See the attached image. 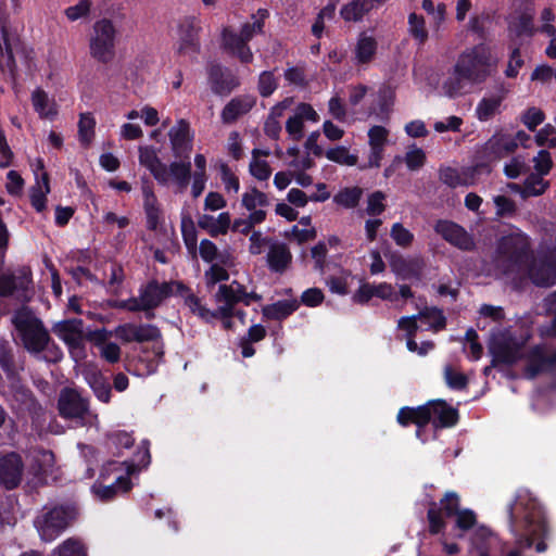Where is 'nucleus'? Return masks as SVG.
I'll return each instance as SVG.
<instances>
[{
	"label": "nucleus",
	"mask_w": 556,
	"mask_h": 556,
	"mask_svg": "<svg viewBox=\"0 0 556 556\" xmlns=\"http://www.w3.org/2000/svg\"><path fill=\"white\" fill-rule=\"evenodd\" d=\"M506 513L516 546L505 556H521L523 551L531 547L536 553L546 552L552 528L543 505L532 492L526 488L518 489Z\"/></svg>",
	"instance_id": "1"
},
{
	"label": "nucleus",
	"mask_w": 556,
	"mask_h": 556,
	"mask_svg": "<svg viewBox=\"0 0 556 556\" xmlns=\"http://www.w3.org/2000/svg\"><path fill=\"white\" fill-rule=\"evenodd\" d=\"M531 249L528 236L518 231L503 236L496 245V264L506 275L518 273L528 265Z\"/></svg>",
	"instance_id": "2"
},
{
	"label": "nucleus",
	"mask_w": 556,
	"mask_h": 556,
	"mask_svg": "<svg viewBox=\"0 0 556 556\" xmlns=\"http://www.w3.org/2000/svg\"><path fill=\"white\" fill-rule=\"evenodd\" d=\"M76 517L77 506L75 503L45 506L41 514L34 520V526L42 541L52 542L72 525Z\"/></svg>",
	"instance_id": "3"
},
{
	"label": "nucleus",
	"mask_w": 556,
	"mask_h": 556,
	"mask_svg": "<svg viewBox=\"0 0 556 556\" xmlns=\"http://www.w3.org/2000/svg\"><path fill=\"white\" fill-rule=\"evenodd\" d=\"M12 324L24 349L29 353L39 354L49 346L51 342L49 331L42 320L34 316L28 308L16 311L12 317Z\"/></svg>",
	"instance_id": "4"
},
{
	"label": "nucleus",
	"mask_w": 556,
	"mask_h": 556,
	"mask_svg": "<svg viewBox=\"0 0 556 556\" xmlns=\"http://www.w3.org/2000/svg\"><path fill=\"white\" fill-rule=\"evenodd\" d=\"M455 64L470 77V84H481L490 76L491 51L483 43L476 45L460 53Z\"/></svg>",
	"instance_id": "5"
},
{
	"label": "nucleus",
	"mask_w": 556,
	"mask_h": 556,
	"mask_svg": "<svg viewBox=\"0 0 556 556\" xmlns=\"http://www.w3.org/2000/svg\"><path fill=\"white\" fill-rule=\"evenodd\" d=\"M116 34L111 20L97 21L89 42L90 55L102 64L110 63L115 56Z\"/></svg>",
	"instance_id": "6"
},
{
	"label": "nucleus",
	"mask_w": 556,
	"mask_h": 556,
	"mask_svg": "<svg viewBox=\"0 0 556 556\" xmlns=\"http://www.w3.org/2000/svg\"><path fill=\"white\" fill-rule=\"evenodd\" d=\"M84 325L83 319L68 318L52 326V332L66 344L70 354L76 359L86 356Z\"/></svg>",
	"instance_id": "7"
},
{
	"label": "nucleus",
	"mask_w": 556,
	"mask_h": 556,
	"mask_svg": "<svg viewBox=\"0 0 556 556\" xmlns=\"http://www.w3.org/2000/svg\"><path fill=\"white\" fill-rule=\"evenodd\" d=\"M56 408L63 419L85 426L86 417L89 414V401L83 397L76 389L65 387L59 394Z\"/></svg>",
	"instance_id": "8"
},
{
	"label": "nucleus",
	"mask_w": 556,
	"mask_h": 556,
	"mask_svg": "<svg viewBox=\"0 0 556 556\" xmlns=\"http://www.w3.org/2000/svg\"><path fill=\"white\" fill-rule=\"evenodd\" d=\"M460 509L459 495L454 491H448L440 500V506L435 502H431L427 511V519L429 522V532L431 534L441 533L446 523L443 516L452 518Z\"/></svg>",
	"instance_id": "9"
},
{
	"label": "nucleus",
	"mask_w": 556,
	"mask_h": 556,
	"mask_svg": "<svg viewBox=\"0 0 556 556\" xmlns=\"http://www.w3.org/2000/svg\"><path fill=\"white\" fill-rule=\"evenodd\" d=\"M528 277L536 287L556 285V247L528 265Z\"/></svg>",
	"instance_id": "10"
},
{
	"label": "nucleus",
	"mask_w": 556,
	"mask_h": 556,
	"mask_svg": "<svg viewBox=\"0 0 556 556\" xmlns=\"http://www.w3.org/2000/svg\"><path fill=\"white\" fill-rule=\"evenodd\" d=\"M207 83L211 91L218 97H227L240 86V78L232 71L219 63L206 66Z\"/></svg>",
	"instance_id": "11"
},
{
	"label": "nucleus",
	"mask_w": 556,
	"mask_h": 556,
	"mask_svg": "<svg viewBox=\"0 0 556 556\" xmlns=\"http://www.w3.org/2000/svg\"><path fill=\"white\" fill-rule=\"evenodd\" d=\"M433 229L443 240L462 251H472L476 248L473 237L453 220L438 219Z\"/></svg>",
	"instance_id": "12"
},
{
	"label": "nucleus",
	"mask_w": 556,
	"mask_h": 556,
	"mask_svg": "<svg viewBox=\"0 0 556 556\" xmlns=\"http://www.w3.org/2000/svg\"><path fill=\"white\" fill-rule=\"evenodd\" d=\"M24 462L16 452L0 456V484L7 490L16 489L23 478Z\"/></svg>",
	"instance_id": "13"
},
{
	"label": "nucleus",
	"mask_w": 556,
	"mask_h": 556,
	"mask_svg": "<svg viewBox=\"0 0 556 556\" xmlns=\"http://www.w3.org/2000/svg\"><path fill=\"white\" fill-rule=\"evenodd\" d=\"M201 27L193 16L185 17L179 24V47L180 54L189 55L192 60L200 53L199 31Z\"/></svg>",
	"instance_id": "14"
},
{
	"label": "nucleus",
	"mask_w": 556,
	"mask_h": 556,
	"mask_svg": "<svg viewBox=\"0 0 556 556\" xmlns=\"http://www.w3.org/2000/svg\"><path fill=\"white\" fill-rule=\"evenodd\" d=\"M5 23V0H0V71L4 73L8 70L11 78L15 80L17 75V64L9 40V33Z\"/></svg>",
	"instance_id": "15"
},
{
	"label": "nucleus",
	"mask_w": 556,
	"mask_h": 556,
	"mask_svg": "<svg viewBox=\"0 0 556 556\" xmlns=\"http://www.w3.org/2000/svg\"><path fill=\"white\" fill-rule=\"evenodd\" d=\"M172 151L176 159L189 160L193 137L190 135V124L180 119L177 126L168 131Z\"/></svg>",
	"instance_id": "16"
},
{
	"label": "nucleus",
	"mask_w": 556,
	"mask_h": 556,
	"mask_svg": "<svg viewBox=\"0 0 556 556\" xmlns=\"http://www.w3.org/2000/svg\"><path fill=\"white\" fill-rule=\"evenodd\" d=\"M144 308H157L166 299L174 294L173 283L159 282L152 279L139 288Z\"/></svg>",
	"instance_id": "17"
},
{
	"label": "nucleus",
	"mask_w": 556,
	"mask_h": 556,
	"mask_svg": "<svg viewBox=\"0 0 556 556\" xmlns=\"http://www.w3.org/2000/svg\"><path fill=\"white\" fill-rule=\"evenodd\" d=\"M489 352L492 356V366L516 364L520 357V346L508 339H495L489 345Z\"/></svg>",
	"instance_id": "18"
},
{
	"label": "nucleus",
	"mask_w": 556,
	"mask_h": 556,
	"mask_svg": "<svg viewBox=\"0 0 556 556\" xmlns=\"http://www.w3.org/2000/svg\"><path fill=\"white\" fill-rule=\"evenodd\" d=\"M431 410V424L435 429L452 428L458 424L459 412L446 401L438 399L428 401Z\"/></svg>",
	"instance_id": "19"
},
{
	"label": "nucleus",
	"mask_w": 556,
	"mask_h": 556,
	"mask_svg": "<svg viewBox=\"0 0 556 556\" xmlns=\"http://www.w3.org/2000/svg\"><path fill=\"white\" fill-rule=\"evenodd\" d=\"M139 163L144 166L154 179L162 186L168 184L167 165L157 156V151L153 146L139 148Z\"/></svg>",
	"instance_id": "20"
},
{
	"label": "nucleus",
	"mask_w": 556,
	"mask_h": 556,
	"mask_svg": "<svg viewBox=\"0 0 556 556\" xmlns=\"http://www.w3.org/2000/svg\"><path fill=\"white\" fill-rule=\"evenodd\" d=\"M396 420L402 427L416 425V435L420 437L421 429L431 421V410L429 408L428 402L417 407H401L397 413Z\"/></svg>",
	"instance_id": "21"
},
{
	"label": "nucleus",
	"mask_w": 556,
	"mask_h": 556,
	"mask_svg": "<svg viewBox=\"0 0 556 556\" xmlns=\"http://www.w3.org/2000/svg\"><path fill=\"white\" fill-rule=\"evenodd\" d=\"M255 103V97L250 94L232 98L220 112V119L223 124L231 125L236 123L241 116L248 114Z\"/></svg>",
	"instance_id": "22"
},
{
	"label": "nucleus",
	"mask_w": 556,
	"mask_h": 556,
	"mask_svg": "<svg viewBox=\"0 0 556 556\" xmlns=\"http://www.w3.org/2000/svg\"><path fill=\"white\" fill-rule=\"evenodd\" d=\"M478 165L466 167L462 173L457 168L451 166H441L439 169V179L450 188H457L459 186H472L477 174Z\"/></svg>",
	"instance_id": "23"
},
{
	"label": "nucleus",
	"mask_w": 556,
	"mask_h": 556,
	"mask_svg": "<svg viewBox=\"0 0 556 556\" xmlns=\"http://www.w3.org/2000/svg\"><path fill=\"white\" fill-rule=\"evenodd\" d=\"M266 261L270 271L283 274L292 263V253L286 243L270 242Z\"/></svg>",
	"instance_id": "24"
},
{
	"label": "nucleus",
	"mask_w": 556,
	"mask_h": 556,
	"mask_svg": "<svg viewBox=\"0 0 556 556\" xmlns=\"http://www.w3.org/2000/svg\"><path fill=\"white\" fill-rule=\"evenodd\" d=\"M390 267L399 278L407 280L419 278L422 266L417 258L407 260L400 254H393L390 258Z\"/></svg>",
	"instance_id": "25"
},
{
	"label": "nucleus",
	"mask_w": 556,
	"mask_h": 556,
	"mask_svg": "<svg viewBox=\"0 0 556 556\" xmlns=\"http://www.w3.org/2000/svg\"><path fill=\"white\" fill-rule=\"evenodd\" d=\"M518 142L510 135L493 136L485 144L488 154L493 159H503L516 151Z\"/></svg>",
	"instance_id": "26"
},
{
	"label": "nucleus",
	"mask_w": 556,
	"mask_h": 556,
	"mask_svg": "<svg viewBox=\"0 0 556 556\" xmlns=\"http://www.w3.org/2000/svg\"><path fill=\"white\" fill-rule=\"evenodd\" d=\"M378 8L374 0H351L340 10L345 22H361L371 10Z\"/></svg>",
	"instance_id": "27"
},
{
	"label": "nucleus",
	"mask_w": 556,
	"mask_h": 556,
	"mask_svg": "<svg viewBox=\"0 0 556 556\" xmlns=\"http://www.w3.org/2000/svg\"><path fill=\"white\" fill-rule=\"evenodd\" d=\"M470 84V77L464 72L457 71V65L453 66L447 78L442 84L444 94L455 99L465 93L467 85Z\"/></svg>",
	"instance_id": "28"
},
{
	"label": "nucleus",
	"mask_w": 556,
	"mask_h": 556,
	"mask_svg": "<svg viewBox=\"0 0 556 556\" xmlns=\"http://www.w3.org/2000/svg\"><path fill=\"white\" fill-rule=\"evenodd\" d=\"M299 308L296 300H280L263 306V317L268 320H283Z\"/></svg>",
	"instance_id": "29"
},
{
	"label": "nucleus",
	"mask_w": 556,
	"mask_h": 556,
	"mask_svg": "<svg viewBox=\"0 0 556 556\" xmlns=\"http://www.w3.org/2000/svg\"><path fill=\"white\" fill-rule=\"evenodd\" d=\"M131 488L130 478L128 476H119L114 483L110 485L94 484L92 490L101 501L108 502L113 500L118 492L126 493Z\"/></svg>",
	"instance_id": "30"
},
{
	"label": "nucleus",
	"mask_w": 556,
	"mask_h": 556,
	"mask_svg": "<svg viewBox=\"0 0 556 556\" xmlns=\"http://www.w3.org/2000/svg\"><path fill=\"white\" fill-rule=\"evenodd\" d=\"M31 103L40 118L53 119L58 115L55 102L50 101L48 93L41 88H37L33 91Z\"/></svg>",
	"instance_id": "31"
},
{
	"label": "nucleus",
	"mask_w": 556,
	"mask_h": 556,
	"mask_svg": "<svg viewBox=\"0 0 556 556\" xmlns=\"http://www.w3.org/2000/svg\"><path fill=\"white\" fill-rule=\"evenodd\" d=\"M377 40L366 33H361L355 47V59L357 63L367 64L371 62L377 53Z\"/></svg>",
	"instance_id": "32"
},
{
	"label": "nucleus",
	"mask_w": 556,
	"mask_h": 556,
	"mask_svg": "<svg viewBox=\"0 0 556 556\" xmlns=\"http://www.w3.org/2000/svg\"><path fill=\"white\" fill-rule=\"evenodd\" d=\"M269 17V11L267 9H258L256 14H252L253 23H244L239 35L242 39L249 43L255 35L264 34L265 21Z\"/></svg>",
	"instance_id": "33"
},
{
	"label": "nucleus",
	"mask_w": 556,
	"mask_h": 556,
	"mask_svg": "<svg viewBox=\"0 0 556 556\" xmlns=\"http://www.w3.org/2000/svg\"><path fill=\"white\" fill-rule=\"evenodd\" d=\"M504 99V92L492 97H483L476 106V117L480 122L490 121L498 111Z\"/></svg>",
	"instance_id": "34"
},
{
	"label": "nucleus",
	"mask_w": 556,
	"mask_h": 556,
	"mask_svg": "<svg viewBox=\"0 0 556 556\" xmlns=\"http://www.w3.org/2000/svg\"><path fill=\"white\" fill-rule=\"evenodd\" d=\"M0 368L11 382L20 380V371L15 363V356L9 343H0Z\"/></svg>",
	"instance_id": "35"
},
{
	"label": "nucleus",
	"mask_w": 556,
	"mask_h": 556,
	"mask_svg": "<svg viewBox=\"0 0 556 556\" xmlns=\"http://www.w3.org/2000/svg\"><path fill=\"white\" fill-rule=\"evenodd\" d=\"M151 463L150 442L148 440L141 441L134 458L130 462H125L127 465V476L135 475L140 470L147 468Z\"/></svg>",
	"instance_id": "36"
},
{
	"label": "nucleus",
	"mask_w": 556,
	"mask_h": 556,
	"mask_svg": "<svg viewBox=\"0 0 556 556\" xmlns=\"http://www.w3.org/2000/svg\"><path fill=\"white\" fill-rule=\"evenodd\" d=\"M41 180L45 189H42L39 182H37V185L31 187L29 191L30 204L38 213L43 212L47 207V194L50 193L48 173H42Z\"/></svg>",
	"instance_id": "37"
},
{
	"label": "nucleus",
	"mask_w": 556,
	"mask_h": 556,
	"mask_svg": "<svg viewBox=\"0 0 556 556\" xmlns=\"http://www.w3.org/2000/svg\"><path fill=\"white\" fill-rule=\"evenodd\" d=\"M168 177L172 176L180 189L188 187L192 175L191 163L189 160L181 162H172L167 167Z\"/></svg>",
	"instance_id": "38"
},
{
	"label": "nucleus",
	"mask_w": 556,
	"mask_h": 556,
	"mask_svg": "<svg viewBox=\"0 0 556 556\" xmlns=\"http://www.w3.org/2000/svg\"><path fill=\"white\" fill-rule=\"evenodd\" d=\"M417 317L435 331L443 330L446 327V318L442 309L438 307H425L417 314Z\"/></svg>",
	"instance_id": "39"
},
{
	"label": "nucleus",
	"mask_w": 556,
	"mask_h": 556,
	"mask_svg": "<svg viewBox=\"0 0 556 556\" xmlns=\"http://www.w3.org/2000/svg\"><path fill=\"white\" fill-rule=\"evenodd\" d=\"M181 235L188 252L195 255L198 249V231L190 216L181 218Z\"/></svg>",
	"instance_id": "40"
},
{
	"label": "nucleus",
	"mask_w": 556,
	"mask_h": 556,
	"mask_svg": "<svg viewBox=\"0 0 556 556\" xmlns=\"http://www.w3.org/2000/svg\"><path fill=\"white\" fill-rule=\"evenodd\" d=\"M268 154V151L260 149H254L252 151V155L254 159L250 163V174L261 181L267 180L270 177L271 168L266 161L256 160V157L260 155L267 156Z\"/></svg>",
	"instance_id": "41"
},
{
	"label": "nucleus",
	"mask_w": 556,
	"mask_h": 556,
	"mask_svg": "<svg viewBox=\"0 0 556 556\" xmlns=\"http://www.w3.org/2000/svg\"><path fill=\"white\" fill-rule=\"evenodd\" d=\"M135 439L132 435L124 430H118L108 434V446L114 455H118L121 448H130L134 445Z\"/></svg>",
	"instance_id": "42"
},
{
	"label": "nucleus",
	"mask_w": 556,
	"mask_h": 556,
	"mask_svg": "<svg viewBox=\"0 0 556 556\" xmlns=\"http://www.w3.org/2000/svg\"><path fill=\"white\" fill-rule=\"evenodd\" d=\"M363 191L358 187L344 188L334 197L333 202L345 208H354L358 205Z\"/></svg>",
	"instance_id": "43"
},
{
	"label": "nucleus",
	"mask_w": 556,
	"mask_h": 556,
	"mask_svg": "<svg viewBox=\"0 0 556 556\" xmlns=\"http://www.w3.org/2000/svg\"><path fill=\"white\" fill-rule=\"evenodd\" d=\"M96 121L90 113H81L78 122L79 141L87 147L91 143L94 136Z\"/></svg>",
	"instance_id": "44"
},
{
	"label": "nucleus",
	"mask_w": 556,
	"mask_h": 556,
	"mask_svg": "<svg viewBox=\"0 0 556 556\" xmlns=\"http://www.w3.org/2000/svg\"><path fill=\"white\" fill-rule=\"evenodd\" d=\"M90 388L92 389L96 397L103 402L109 403L111 401L112 388L110 382L101 375L94 374L89 380Z\"/></svg>",
	"instance_id": "45"
},
{
	"label": "nucleus",
	"mask_w": 556,
	"mask_h": 556,
	"mask_svg": "<svg viewBox=\"0 0 556 556\" xmlns=\"http://www.w3.org/2000/svg\"><path fill=\"white\" fill-rule=\"evenodd\" d=\"M324 154L329 161L341 165L354 166L357 163V156L351 154L349 149L343 146L330 148Z\"/></svg>",
	"instance_id": "46"
},
{
	"label": "nucleus",
	"mask_w": 556,
	"mask_h": 556,
	"mask_svg": "<svg viewBox=\"0 0 556 556\" xmlns=\"http://www.w3.org/2000/svg\"><path fill=\"white\" fill-rule=\"evenodd\" d=\"M444 380L451 390L463 391L468 387V377L456 371L451 365L444 367Z\"/></svg>",
	"instance_id": "47"
},
{
	"label": "nucleus",
	"mask_w": 556,
	"mask_h": 556,
	"mask_svg": "<svg viewBox=\"0 0 556 556\" xmlns=\"http://www.w3.org/2000/svg\"><path fill=\"white\" fill-rule=\"evenodd\" d=\"M242 205L248 211H254L256 206H268L269 200L266 193L260 191L256 187L251 188L250 192H245L242 195Z\"/></svg>",
	"instance_id": "48"
},
{
	"label": "nucleus",
	"mask_w": 556,
	"mask_h": 556,
	"mask_svg": "<svg viewBox=\"0 0 556 556\" xmlns=\"http://www.w3.org/2000/svg\"><path fill=\"white\" fill-rule=\"evenodd\" d=\"M408 25L409 33L413 38L418 40L420 43H424L428 39V31L426 29V23L422 15L410 13L408 15Z\"/></svg>",
	"instance_id": "49"
},
{
	"label": "nucleus",
	"mask_w": 556,
	"mask_h": 556,
	"mask_svg": "<svg viewBox=\"0 0 556 556\" xmlns=\"http://www.w3.org/2000/svg\"><path fill=\"white\" fill-rule=\"evenodd\" d=\"M546 371L544 363L541 362V346H534L529 354V362L526 366V375L533 379L541 372Z\"/></svg>",
	"instance_id": "50"
},
{
	"label": "nucleus",
	"mask_w": 556,
	"mask_h": 556,
	"mask_svg": "<svg viewBox=\"0 0 556 556\" xmlns=\"http://www.w3.org/2000/svg\"><path fill=\"white\" fill-rule=\"evenodd\" d=\"M547 187V181H545L541 176L532 174L525 180L523 193L526 197H538L543 194Z\"/></svg>",
	"instance_id": "51"
},
{
	"label": "nucleus",
	"mask_w": 556,
	"mask_h": 556,
	"mask_svg": "<svg viewBox=\"0 0 556 556\" xmlns=\"http://www.w3.org/2000/svg\"><path fill=\"white\" fill-rule=\"evenodd\" d=\"M520 121L530 131H535L545 121V113L539 108L531 106L521 114Z\"/></svg>",
	"instance_id": "52"
},
{
	"label": "nucleus",
	"mask_w": 556,
	"mask_h": 556,
	"mask_svg": "<svg viewBox=\"0 0 556 556\" xmlns=\"http://www.w3.org/2000/svg\"><path fill=\"white\" fill-rule=\"evenodd\" d=\"M278 87L277 79L273 72L264 71L260 74L257 89L263 98L270 97Z\"/></svg>",
	"instance_id": "53"
},
{
	"label": "nucleus",
	"mask_w": 556,
	"mask_h": 556,
	"mask_svg": "<svg viewBox=\"0 0 556 556\" xmlns=\"http://www.w3.org/2000/svg\"><path fill=\"white\" fill-rule=\"evenodd\" d=\"M58 556H88L85 545L75 539L65 540L58 548Z\"/></svg>",
	"instance_id": "54"
},
{
	"label": "nucleus",
	"mask_w": 556,
	"mask_h": 556,
	"mask_svg": "<svg viewBox=\"0 0 556 556\" xmlns=\"http://www.w3.org/2000/svg\"><path fill=\"white\" fill-rule=\"evenodd\" d=\"M18 278L14 274L0 273V298H10L16 290L24 289L23 282L17 283Z\"/></svg>",
	"instance_id": "55"
},
{
	"label": "nucleus",
	"mask_w": 556,
	"mask_h": 556,
	"mask_svg": "<svg viewBox=\"0 0 556 556\" xmlns=\"http://www.w3.org/2000/svg\"><path fill=\"white\" fill-rule=\"evenodd\" d=\"M495 207H496V216L504 217H513L517 212V206L515 201L507 195H496L493 199Z\"/></svg>",
	"instance_id": "56"
},
{
	"label": "nucleus",
	"mask_w": 556,
	"mask_h": 556,
	"mask_svg": "<svg viewBox=\"0 0 556 556\" xmlns=\"http://www.w3.org/2000/svg\"><path fill=\"white\" fill-rule=\"evenodd\" d=\"M138 325L132 323H126L118 325L115 330V337L123 343H138Z\"/></svg>",
	"instance_id": "57"
},
{
	"label": "nucleus",
	"mask_w": 556,
	"mask_h": 556,
	"mask_svg": "<svg viewBox=\"0 0 556 556\" xmlns=\"http://www.w3.org/2000/svg\"><path fill=\"white\" fill-rule=\"evenodd\" d=\"M535 142L539 147L547 146L549 149L556 148V128L546 124L535 135Z\"/></svg>",
	"instance_id": "58"
},
{
	"label": "nucleus",
	"mask_w": 556,
	"mask_h": 556,
	"mask_svg": "<svg viewBox=\"0 0 556 556\" xmlns=\"http://www.w3.org/2000/svg\"><path fill=\"white\" fill-rule=\"evenodd\" d=\"M186 305L191 309L193 314H197L200 318L206 323H211L212 311L208 309L201 303V300L193 293L187 294L185 300Z\"/></svg>",
	"instance_id": "59"
},
{
	"label": "nucleus",
	"mask_w": 556,
	"mask_h": 556,
	"mask_svg": "<svg viewBox=\"0 0 556 556\" xmlns=\"http://www.w3.org/2000/svg\"><path fill=\"white\" fill-rule=\"evenodd\" d=\"M391 237L394 240V242L402 248L410 245L414 240V235L408 229H406L401 223H395L392 226Z\"/></svg>",
	"instance_id": "60"
},
{
	"label": "nucleus",
	"mask_w": 556,
	"mask_h": 556,
	"mask_svg": "<svg viewBox=\"0 0 556 556\" xmlns=\"http://www.w3.org/2000/svg\"><path fill=\"white\" fill-rule=\"evenodd\" d=\"M491 539V533L484 528L479 529L475 533L472 542L478 551V556H490L489 545Z\"/></svg>",
	"instance_id": "61"
},
{
	"label": "nucleus",
	"mask_w": 556,
	"mask_h": 556,
	"mask_svg": "<svg viewBox=\"0 0 556 556\" xmlns=\"http://www.w3.org/2000/svg\"><path fill=\"white\" fill-rule=\"evenodd\" d=\"M222 37L224 49L231 54L247 43L239 34L228 28L223 30Z\"/></svg>",
	"instance_id": "62"
},
{
	"label": "nucleus",
	"mask_w": 556,
	"mask_h": 556,
	"mask_svg": "<svg viewBox=\"0 0 556 556\" xmlns=\"http://www.w3.org/2000/svg\"><path fill=\"white\" fill-rule=\"evenodd\" d=\"M454 517H456V528L462 531H468L477 523V516L471 509H459Z\"/></svg>",
	"instance_id": "63"
},
{
	"label": "nucleus",
	"mask_w": 556,
	"mask_h": 556,
	"mask_svg": "<svg viewBox=\"0 0 556 556\" xmlns=\"http://www.w3.org/2000/svg\"><path fill=\"white\" fill-rule=\"evenodd\" d=\"M511 28L517 37L532 36L533 35V20L528 14H521L517 21L511 25Z\"/></svg>",
	"instance_id": "64"
}]
</instances>
